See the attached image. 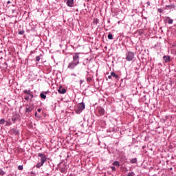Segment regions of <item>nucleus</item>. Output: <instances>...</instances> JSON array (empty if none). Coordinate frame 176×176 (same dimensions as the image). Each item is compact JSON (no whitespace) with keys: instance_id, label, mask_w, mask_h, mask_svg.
I'll return each instance as SVG.
<instances>
[{"instance_id":"nucleus-1","label":"nucleus","mask_w":176,"mask_h":176,"mask_svg":"<svg viewBox=\"0 0 176 176\" xmlns=\"http://www.w3.org/2000/svg\"><path fill=\"white\" fill-rule=\"evenodd\" d=\"M78 64H79V53H76L73 55V61L69 63L67 68L69 69H74Z\"/></svg>"},{"instance_id":"nucleus-2","label":"nucleus","mask_w":176,"mask_h":176,"mask_svg":"<svg viewBox=\"0 0 176 176\" xmlns=\"http://www.w3.org/2000/svg\"><path fill=\"white\" fill-rule=\"evenodd\" d=\"M38 162L36 164V168H41V167H42V166L45 164V162L47 160V157H46L45 154L39 153L38 154Z\"/></svg>"},{"instance_id":"nucleus-3","label":"nucleus","mask_w":176,"mask_h":176,"mask_svg":"<svg viewBox=\"0 0 176 176\" xmlns=\"http://www.w3.org/2000/svg\"><path fill=\"white\" fill-rule=\"evenodd\" d=\"M125 59L126 60V61H133V60H134V52H126Z\"/></svg>"},{"instance_id":"nucleus-4","label":"nucleus","mask_w":176,"mask_h":176,"mask_svg":"<svg viewBox=\"0 0 176 176\" xmlns=\"http://www.w3.org/2000/svg\"><path fill=\"white\" fill-rule=\"evenodd\" d=\"M85 103H80V104H78L76 107V112L77 113H80V112H82V111H83V109H85Z\"/></svg>"},{"instance_id":"nucleus-5","label":"nucleus","mask_w":176,"mask_h":176,"mask_svg":"<svg viewBox=\"0 0 176 176\" xmlns=\"http://www.w3.org/2000/svg\"><path fill=\"white\" fill-rule=\"evenodd\" d=\"M108 79H119V76L115 72H111L110 75L108 76Z\"/></svg>"},{"instance_id":"nucleus-6","label":"nucleus","mask_w":176,"mask_h":176,"mask_svg":"<svg viewBox=\"0 0 176 176\" xmlns=\"http://www.w3.org/2000/svg\"><path fill=\"white\" fill-rule=\"evenodd\" d=\"M23 93H25V94H28V96H30V97L31 98H34V94H32V92H31V90H27V89H25L23 91Z\"/></svg>"},{"instance_id":"nucleus-7","label":"nucleus","mask_w":176,"mask_h":176,"mask_svg":"<svg viewBox=\"0 0 176 176\" xmlns=\"http://www.w3.org/2000/svg\"><path fill=\"white\" fill-rule=\"evenodd\" d=\"M58 91L60 94H65V93H67V89L63 88V87H60Z\"/></svg>"},{"instance_id":"nucleus-8","label":"nucleus","mask_w":176,"mask_h":176,"mask_svg":"<svg viewBox=\"0 0 176 176\" xmlns=\"http://www.w3.org/2000/svg\"><path fill=\"white\" fill-rule=\"evenodd\" d=\"M66 1V3L69 8H72L74 6V0H65Z\"/></svg>"},{"instance_id":"nucleus-9","label":"nucleus","mask_w":176,"mask_h":176,"mask_svg":"<svg viewBox=\"0 0 176 176\" xmlns=\"http://www.w3.org/2000/svg\"><path fill=\"white\" fill-rule=\"evenodd\" d=\"M34 110V106H28L26 107L25 112L28 113H30V112H32V111Z\"/></svg>"},{"instance_id":"nucleus-10","label":"nucleus","mask_w":176,"mask_h":176,"mask_svg":"<svg viewBox=\"0 0 176 176\" xmlns=\"http://www.w3.org/2000/svg\"><path fill=\"white\" fill-rule=\"evenodd\" d=\"M165 21H167L168 24H173L174 21L171 19L169 16H166L165 18Z\"/></svg>"},{"instance_id":"nucleus-11","label":"nucleus","mask_w":176,"mask_h":176,"mask_svg":"<svg viewBox=\"0 0 176 176\" xmlns=\"http://www.w3.org/2000/svg\"><path fill=\"white\" fill-rule=\"evenodd\" d=\"M163 59L165 61V63L170 62V56H164Z\"/></svg>"},{"instance_id":"nucleus-12","label":"nucleus","mask_w":176,"mask_h":176,"mask_svg":"<svg viewBox=\"0 0 176 176\" xmlns=\"http://www.w3.org/2000/svg\"><path fill=\"white\" fill-rule=\"evenodd\" d=\"M98 112H99L100 115H104L105 111H104V109H99Z\"/></svg>"},{"instance_id":"nucleus-13","label":"nucleus","mask_w":176,"mask_h":176,"mask_svg":"<svg viewBox=\"0 0 176 176\" xmlns=\"http://www.w3.org/2000/svg\"><path fill=\"white\" fill-rule=\"evenodd\" d=\"M18 118H19V116H13L12 118V122H16V120H17Z\"/></svg>"},{"instance_id":"nucleus-14","label":"nucleus","mask_w":176,"mask_h":176,"mask_svg":"<svg viewBox=\"0 0 176 176\" xmlns=\"http://www.w3.org/2000/svg\"><path fill=\"white\" fill-rule=\"evenodd\" d=\"M113 166H116V167H119V166H120V164L119 163V162L118 161H115L113 163Z\"/></svg>"},{"instance_id":"nucleus-15","label":"nucleus","mask_w":176,"mask_h":176,"mask_svg":"<svg viewBox=\"0 0 176 176\" xmlns=\"http://www.w3.org/2000/svg\"><path fill=\"white\" fill-rule=\"evenodd\" d=\"M40 97H41V98H43V100H46V95H45V94H43V93H41V94H40Z\"/></svg>"},{"instance_id":"nucleus-16","label":"nucleus","mask_w":176,"mask_h":176,"mask_svg":"<svg viewBox=\"0 0 176 176\" xmlns=\"http://www.w3.org/2000/svg\"><path fill=\"white\" fill-rule=\"evenodd\" d=\"M131 163L132 164L137 163V158H133L131 160Z\"/></svg>"},{"instance_id":"nucleus-17","label":"nucleus","mask_w":176,"mask_h":176,"mask_svg":"<svg viewBox=\"0 0 176 176\" xmlns=\"http://www.w3.org/2000/svg\"><path fill=\"white\" fill-rule=\"evenodd\" d=\"M107 37L108 39H113V36L112 35V34H109Z\"/></svg>"},{"instance_id":"nucleus-18","label":"nucleus","mask_w":176,"mask_h":176,"mask_svg":"<svg viewBox=\"0 0 176 176\" xmlns=\"http://www.w3.org/2000/svg\"><path fill=\"white\" fill-rule=\"evenodd\" d=\"M0 124H5V119L0 120Z\"/></svg>"},{"instance_id":"nucleus-19","label":"nucleus","mask_w":176,"mask_h":176,"mask_svg":"<svg viewBox=\"0 0 176 176\" xmlns=\"http://www.w3.org/2000/svg\"><path fill=\"white\" fill-rule=\"evenodd\" d=\"M135 174L134 173V172H131V173H129L128 174L127 176H135Z\"/></svg>"},{"instance_id":"nucleus-20","label":"nucleus","mask_w":176,"mask_h":176,"mask_svg":"<svg viewBox=\"0 0 176 176\" xmlns=\"http://www.w3.org/2000/svg\"><path fill=\"white\" fill-rule=\"evenodd\" d=\"M35 117L38 118V119H41V116H38V112H36V111L35 112Z\"/></svg>"},{"instance_id":"nucleus-21","label":"nucleus","mask_w":176,"mask_h":176,"mask_svg":"<svg viewBox=\"0 0 176 176\" xmlns=\"http://www.w3.org/2000/svg\"><path fill=\"white\" fill-rule=\"evenodd\" d=\"M36 61H41V56H37L36 57Z\"/></svg>"},{"instance_id":"nucleus-22","label":"nucleus","mask_w":176,"mask_h":176,"mask_svg":"<svg viewBox=\"0 0 176 176\" xmlns=\"http://www.w3.org/2000/svg\"><path fill=\"white\" fill-rule=\"evenodd\" d=\"M60 171H61V173H65V168H61L60 169Z\"/></svg>"},{"instance_id":"nucleus-23","label":"nucleus","mask_w":176,"mask_h":176,"mask_svg":"<svg viewBox=\"0 0 176 176\" xmlns=\"http://www.w3.org/2000/svg\"><path fill=\"white\" fill-rule=\"evenodd\" d=\"M25 101H28V100H30V96H25Z\"/></svg>"},{"instance_id":"nucleus-24","label":"nucleus","mask_w":176,"mask_h":176,"mask_svg":"<svg viewBox=\"0 0 176 176\" xmlns=\"http://www.w3.org/2000/svg\"><path fill=\"white\" fill-rule=\"evenodd\" d=\"M23 34H24V31H20V32H19V35H23Z\"/></svg>"},{"instance_id":"nucleus-25","label":"nucleus","mask_w":176,"mask_h":176,"mask_svg":"<svg viewBox=\"0 0 176 176\" xmlns=\"http://www.w3.org/2000/svg\"><path fill=\"white\" fill-rule=\"evenodd\" d=\"M111 168L113 171H115L116 170V168H115V166H111Z\"/></svg>"},{"instance_id":"nucleus-26","label":"nucleus","mask_w":176,"mask_h":176,"mask_svg":"<svg viewBox=\"0 0 176 176\" xmlns=\"http://www.w3.org/2000/svg\"><path fill=\"white\" fill-rule=\"evenodd\" d=\"M18 169H19L21 170H23V166H19Z\"/></svg>"},{"instance_id":"nucleus-27","label":"nucleus","mask_w":176,"mask_h":176,"mask_svg":"<svg viewBox=\"0 0 176 176\" xmlns=\"http://www.w3.org/2000/svg\"><path fill=\"white\" fill-rule=\"evenodd\" d=\"M37 111L38 112H41V111H42V109H38Z\"/></svg>"},{"instance_id":"nucleus-28","label":"nucleus","mask_w":176,"mask_h":176,"mask_svg":"<svg viewBox=\"0 0 176 176\" xmlns=\"http://www.w3.org/2000/svg\"><path fill=\"white\" fill-rule=\"evenodd\" d=\"M7 3H8V4L10 3V1H8L7 2Z\"/></svg>"},{"instance_id":"nucleus-29","label":"nucleus","mask_w":176,"mask_h":176,"mask_svg":"<svg viewBox=\"0 0 176 176\" xmlns=\"http://www.w3.org/2000/svg\"><path fill=\"white\" fill-rule=\"evenodd\" d=\"M72 76H76V74H72Z\"/></svg>"},{"instance_id":"nucleus-30","label":"nucleus","mask_w":176,"mask_h":176,"mask_svg":"<svg viewBox=\"0 0 176 176\" xmlns=\"http://www.w3.org/2000/svg\"><path fill=\"white\" fill-rule=\"evenodd\" d=\"M160 13H162V11H160Z\"/></svg>"}]
</instances>
